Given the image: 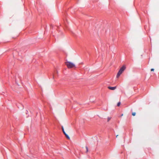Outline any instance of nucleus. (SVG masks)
<instances>
[{
    "label": "nucleus",
    "mask_w": 159,
    "mask_h": 159,
    "mask_svg": "<svg viewBox=\"0 0 159 159\" xmlns=\"http://www.w3.org/2000/svg\"><path fill=\"white\" fill-rule=\"evenodd\" d=\"M65 64L68 69H75L76 68L75 64L71 62L67 61L65 62Z\"/></svg>",
    "instance_id": "f257e3e1"
},
{
    "label": "nucleus",
    "mask_w": 159,
    "mask_h": 159,
    "mask_svg": "<svg viewBox=\"0 0 159 159\" xmlns=\"http://www.w3.org/2000/svg\"><path fill=\"white\" fill-rule=\"evenodd\" d=\"M124 70H119L116 75V77L118 78L123 72Z\"/></svg>",
    "instance_id": "f03ea898"
},
{
    "label": "nucleus",
    "mask_w": 159,
    "mask_h": 159,
    "mask_svg": "<svg viewBox=\"0 0 159 159\" xmlns=\"http://www.w3.org/2000/svg\"><path fill=\"white\" fill-rule=\"evenodd\" d=\"M62 129L63 132V133L66 136V138L68 139H70V137L68 136V135L67 134H66V133L65 132L63 127V126L62 127Z\"/></svg>",
    "instance_id": "7ed1b4c3"
},
{
    "label": "nucleus",
    "mask_w": 159,
    "mask_h": 159,
    "mask_svg": "<svg viewBox=\"0 0 159 159\" xmlns=\"http://www.w3.org/2000/svg\"><path fill=\"white\" fill-rule=\"evenodd\" d=\"M108 88L110 89V90H114L116 88V87L115 86V87H108Z\"/></svg>",
    "instance_id": "20e7f679"
},
{
    "label": "nucleus",
    "mask_w": 159,
    "mask_h": 159,
    "mask_svg": "<svg viewBox=\"0 0 159 159\" xmlns=\"http://www.w3.org/2000/svg\"><path fill=\"white\" fill-rule=\"evenodd\" d=\"M126 68V66L123 65L120 68V70H125Z\"/></svg>",
    "instance_id": "39448f33"
},
{
    "label": "nucleus",
    "mask_w": 159,
    "mask_h": 159,
    "mask_svg": "<svg viewBox=\"0 0 159 159\" xmlns=\"http://www.w3.org/2000/svg\"><path fill=\"white\" fill-rule=\"evenodd\" d=\"M120 102H119L117 104V106L119 107L120 106Z\"/></svg>",
    "instance_id": "423d86ee"
},
{
    "label": "nucleus",
    "mask_w": 159,
    "mask_h": 159,
    "mask_svg": "<svg viewBox=\"0 0 159 159\" xmlns=\"http://www.w3.org/2000/svg\"><path fill=\"white\" fill-rule=\"evenodd\" d=\"M136 115V113L135 112H133L132 113V116H134L135 115Z\"/></svg>",
    "instance_id": "0eeeda50"
},
{
    "label": "nucleus",
    "mask_w": 159,
    "mask_h": 159,
    "mask_svg": "<svg viewBox=\"0 0 159 159\" xmlns=\"http://www.w3.org/2000/svg\"><path fill=\"white\" fill-rule=\"evenodd\" d=\"M86 152H88V148L87 146L86 147Z\"/></svg>",
    "instance_id": "6e6552de"
},
{
    "label": "nucleus",
    "mask_w": 159,
    "mask_h": 159,
    "mask_svg": "<svg viewBox=\"0 0 159 159\" xmlns=\"http://www.w3.org/2000/svg\"><path fill=\"white\" fill-rule=\"evenodd\" d=\"M111 118L109 117H108V118H107V120H108V121H109V120H110Z\"/></svg>",
    "instance_id": "1a4fd4ad"
},
{
    "label": "nucleus",
    "mask_w": 159,
    "mask_h": 159,
    "mask_svg": "<svg viewBox=\"0 0 159 159\" xmlns=\"http://www.w3.org/2000/svg\"><path fill=\"white\" fill-rule=\"evenodd\" d=\"M118 136V135H117L116 136V138H117V137Z\"/></svg>",
    "instance_id": "9d476101"
},
{
    "label": "nucleus",
    "mask_w": 159,
    "mask_h": 159,
    "mask_svg": "<svg viewBox=\"0 0 159 159\" xmlns=\"http://www.w3.org/2000/svg\"><path fill=\"white\" fill-rule=\"evenodd\" d=\"M151 70H154V69H151Z\"/></svg>",
    "instance_id": "9b49d317"
},
{
    "label": "nucleus",
    "mask_w": 159,
    "mask_h": 159,
    "mask_svg": "<svg viewBox=\"0 0 159 159\" xmlns=\"http://www.w3.org/2000/svg\"><path fill=\"white\" fill-rule=\"evenodd\" d=\"M152 71H153L154 70H151Z\"/></svg>",
    "instance_id": "f8f14e48"
}]
</instances>
